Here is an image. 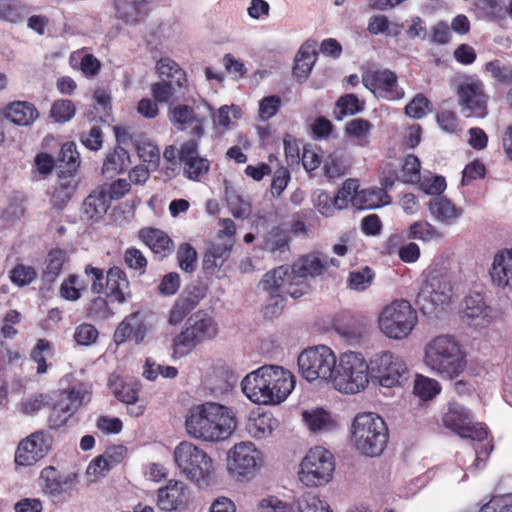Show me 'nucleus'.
I'll list each match as a JSON object with an SVG mask.
<instances>
[{"label": "nucleus", "mask_w": 512, "mask_h": 512, "mask_svg": "<svg viewBox=\"0 0 512 512\" xmlns=\"http://www.w3.org/2000/svg\"><path fill=\"white\" fill-rule=\"evenodd\" d=\"M76 112L74 103L68 99L56 100L51 107L50 116L59 123L69 121Z\"/></svg>", "instance_id": "61"}, {"label": "nucleus", "mask_w": 512, "mask_h": 512, "mask_svg": "<svg viewBox=\"0 0 512 512\" xmlns=\"http://www.w3.org/2000/svg\"><path fill=\"white\" fill-rule=\"evenodd\" d=\"M347 167L348 165L344 156L337 152H333L325 159L323 170L328 178L333 179L344 175Z\"/></svg>", "instance_id": "58"}, {"label": "nucleus", "mask_w": 512, "mask_h": 512, "mask_svg": "<svg viewBox=\"0 0 512 512\" xmlns=\"http://www.w3.org/2000/svg\"><path fill=\"white\" fill-rule=\"evenodd\" d=\"M108 387L116 399L123 403L138 401L140 385L138 382H126L117 374H111L108 380Z\"/></svg>", "instance_id": "35"}, {"label": "nucleus", "mask_w": 512, "mask_h": 512, "mask_svg": "<svg viewBox=\"0 0 512 512\" xmlns=\"http://www.w3.org/2000/svg\"><path fill=\"white\" fill-rule=\"evenodd\" d=\"M452 285L448 276L438 271H430L417 295V304L424 313H430L439 306L450 302Z\"/></svg>", "instance_id": "13"}, {"label": "nucleus", "mask_w": 512, "mask_h": 512, "mask_svg": "<svg viewBox=\"0 0 512 512\" xmlns=\"http://www.w3.org/2000/svg\"><path fill=\"white\" fill-rule=\"evenodd\" d=\"M36 278L37 271L32 266L17 264L10 271L11 282L19 287L31 284Z\"/></svg>", "instance_id": "63"}, {"label": "nucleus", "mask_w": 512, "mask_h": 512, "mask_svg": "<svg viewBox=\"0 0 512 512\" xmlns=\"http://www.w3.org/2000/svg\"><path fill=\"white\" fill-rule=\"evenodd\" d=\"M138 238L149 247L160 260L170 256L174 251L173 240L161 229L152 227L142 228L138 232Z\"/></svg>", "instance_id": "27"}, {"label": "nucleus", "mask_w": 512, "mask_h": 512, "mask_svg": "<svg viewBox=\"0 0 512 512\" xmlns=\"http://www.w3.org/2000/svg\"><path fill=\"white\" fill-rule=\"evenodd\" d=\"M205 297L203 288L193 286L186 289L175 300L168 315V323L172 326L180 324L186 316L194 310L200 301Z\"/></svg>", "instance_id": "24"}, {"label": "nucleus", "mask_w": 512, "mask_h": 512, "mask_svg": "<svg viewBox=\"0 0 512 512\" xmlns=\"http://www.w3.org/2000/svg\"><path fill=\"white\" fill-rule=\"evenodd\" d=\"M5 116L16 125L28 126L39 117V112L31 102L15 101L7 106Z\"/></svg>", "instance_id": "33"}, {"label": "nucleus", "mask_w": 512, "mask_h": 512, "mask_svg": "<svg viewBox=\"0 0 512 512\" xmlns=\"http://www.w3.org/2000/svg\"><path fill=\"white\" fill-rule=\"evenodd\" d=\"M313 203L319 213L325 217L332 216L336 211L342 209L336 195L332 196L324 190H318L314 193Z\"/></svg>", "instance_id": "54"}, {"label": "nucleus", "mask_w": 512, "mask_h": 512, "mask_svg": "<svg viewBox=\"0 0 512 512\" xmlns=\"http://www.w3.org/2000/svg\"><path fill=\"white\" fill-rule=\"evenodd\" d=\"M337 358L325 345L309 347L298 356L299 372L309 382L317 379L331 380L336 369Z\"/></svg>", "instance_id": "10"}, {"label": "nucleus", "mask_w": 512, "mask_h": 512, "mask_svg": "<svg viewBox=\"0 0 512 512\" xmlns=\"http://www.w3.org/2000/svg\"><path fill=\"white\" fill-rule=\"evenodd\" d=\"M327 270V256L309 253L299 257L291 266H279L267 272L261 285L270 294L273 303L264 307L265 317H272L282 311L286 295L297 299L307 294L310 290L308 277L321 276Z\"/></svg>", "instance_id": "1"}, {"label": "nucleus", "mask_w": 512, "mask_h": 512, "mask_svg": "<svg viewBox=\"0 0 512 512\" xmlns=\"http://www.w3.org/2000/svg\"><path fill=\"white\" fill-rule=\"evenodd\" d=\"M296 384L289 370L275 365H264L247 374L242 380L243 393L254 403L277 405L291 394Z\"/></svg>", "instance_id": "2"}, {"label": "nucleus", "mask_w": 512, "mask_h": 512, "mask_svg": "<svg viewBox=\"0 0 512 512\" xmlns=\"http://www.w3.org/2000/svg\"><path fill=\"white\" fill-rule=\"evenodd\" d=\"M374 277V271L370 267L365 266L361 270L349 273L348 286L356 291H364L372 284Z\"/></svg>", "instance_id": "60"}, {"label": "nucleus", "mask_w": 512, "mask_h": 512, "mask_svg": "<svg viewBox=\"0 0 512 512\" xmlns=\"http://www.w3.org/2000/svg\"><path fill=\"white\" fill-rule=\"evenodd\" d=\"M48 417V425L52 429H58L64 426L67 420L74 414L72 408H69L67 401L59 399L57 402L52 400V405Z\"/></svg>", "instance_id": "53"}, {"label": "nucleus", "mask_w": 512, "mask_h": 512, "mask_svg": "<svg viewBox=\"0 0 512 512\" xmlns=\"http://www.w3.org/2000/svg\"><path fill=\"white\" fill-rule=\"evenodd\" d=\"M420 160L414 154H408L403 161L400 181L406 184H415L420 181Z\"/></svg>", "instance_id": "56"}, {"label": "nucleus", "mask_w": 512, "mask_h": 512, "mask_svg": "<svg viewBox=\"0 0 512 512\" xmlns=\"http://www.w3.org/2000/svg\"><path fill=\"white\" fill-rule=\"evenodd\" d=\"M236 424V418L229 408L212 402L197 406L186 419L189 435L207 442L229 438Z\"/></svg>", "instance_id": "3"}, {"label": "nucleus", "mask_w": 512, "mask_h": 512, "mask_svg": "<svg viewBox=\"0 0 512 512\" xmlns=\"http://www.w3.org/2000/svg\"><path fill=\"white\" fill-rule=\"evenodd\" d=\"M76 186L71 181H65L57 185L51 194V205L57 209H63L75 193Z\"/></svg>", "instance_id": "59"}, {"label": "nucleus", "mask_w": 512, "mask_h": 512, "mask_svg": "<svg viewBox=\"0 0 512 512\" xmlns=\"http://www.w3.org/2000/svg\"><path fill=\"white\" fill-rule=\"evenodd\" d=\"M302 417L308 429L313 433L329 432L337 426L331 414L323 408L304 411Z\"/></svg>", "instance_id": "37"}, {"label": "nucleus", "mask_w": 512, "mask_h": 512, "mask_svg": "<svg viewBox=\"0 0 512 512\" xmlns=\"http://www.w3.org/2000/svg\"><path fill=\"white\" fill-rule=\"evenodd\" d=\"M156 67L159 75L167 78L166 81H172L179 88L186 85V73L174 60L162 58L157 62Z\"/></svg>", "instance_id": "46"}, {"label": "nucleus", "mask_w": 512, "mask_h": 512, "mask_svg": "<svg viewBox=\"0 0 512 512\" xmlns=\"http://www.w3.org/2000/svg\"><path fill=\"white\" fill-rule=\"evenodd\" d=\"M189 487L182 481L171 479L157 491L156 504L165 512L184 511L190 503Z\"/></svg>", "instance_id": "18"}, {"label": "nucleus", "mask_w": 512, "mask_h": 512, "mask_svg": "<svg viewBox=\"0 0 512 512\" xmlns=\"http://www.w3.org/2000/svg\"><path fill=\"white\" fill-rule=\"evenodd\" d=\"M127 453V448L123 445H113L108 447L106 451L97 456L90 464V467H94L95 472H102L104 470H109L115 465L121 463L125 458Z\"/></svg>", "instance_id": "43"}, {"label": "nucleus", "mask_w": 512, "mask_h": 512, "mask_svg": "<svg viewBox=\"0 0 512 512\" xmlns=\"http://www.w3.org/2000/svg\"><path fill=\"white\" fill-rule=\"evenodd\" d=\"M234 242L230 240H213L207 246L202 260V268L206 275L220 277L219 273L230 259Z\"/></svg>", "instance_id": "21"}, {"label": "nucleus", "mask_w": 512, "mask_h": 512, "mask_svg": "<svg viewBox=\"0 0 512 512\" xmlns=\"http://www.w3.org/2000/svg\"><path fill=\"white\" fill-rule=\"evenodd\" d=\"M388 437L386 423L379 415L367 412L354 418L352 440L361 454L379 456L386 447Z\"/></svg>", "instance_id": "5"}, {"label": "nucleus", "mask_w": 512, "mask_h": 512, "mask_svg": "<svg viewBox=\"0 0 512 512\" xmlns=\"http://www.w3.org/2000/svg\"><path fill=\"white\" fill-rule=\"evenodd\" d=\"M91 395L90 387L81 383L60 391L58 399L67 401V405L69 408H72V412L75 413L82 405L91 400Z\"/></svg>", "instance_id": "44"}, {"label": "nucleus", "mask_w": 512, "mask_h": 512, "mask_svg": "<svg viewBox=\"0 0 512 512\" xmlns=\"http://www.w3.org/2000/svg\"><path fill=\"white\" fill-rule=\"evenodd\" d=\"M335 470L334 457L327 449L311 448L300 463L299 479L307 487L327 484Z\"/></svg>", "instance_id": "12"}, {"label": "nucleus", "mask_w": 512, "mask_h": 512, "mask_svg": "<svg viewBox=\"0 0 512 512\" xmlns=\"http://www.w3.org/2000/svg\"><path fill=\"white\" fill-rule=\"evenodd\" d=\"M335 106L334 117L340 121L346 116H354L362 112L365 108V102L360 100L355 94L348 93L340 96Z\"/></svg>", "instance_id": "45"}, {"label": "nucleus", "mask_w": 512, "mask_h": 512, "mask_svg": "<svg viewBox=\"0 0 512 512\" xmlns=\"http://www.w3.org/2000/svg\"><path fill=\"white\" fill-rule=\"evenodd\" d=\"M408 238L430 242L442 238V234L429 222L416 221L408 228Z\"/></svg>", "instance_id": "51"}, {"label": "nucleus", "mask_w": 512, "mask_h": 512, "mask_svg": "<svg viewBox=\"0 0 512 512\" xmlns=\"http://www.w3.org/2000/svg\"><path fill=\"white\" fill-rule=\"evenodd\" d=\"M199 140L190 139L181 144L178 159L183 175L192 181H200L210 170V161L199 156Z\"/></svg>", "instance_id": "17"}, {"label": "nucleus", "mask_w": 512, "mask_h": 512, "mask_svg": "<svg viewBox=\"0 0 512 512\" xmlns=\"http://www.w3.org/2000/svg\"><path fill=\"white\" fill-rule=\"evenodd\" d=\"M82 52L83 49L74 51L70 56V64L74 67L73 63L79 59V68L83 75L88 78L95 77L101 70V62L93 54L81 56Z\"/></svg>", "instance_id": "50"}, {"label": "nucleus", "mask_w": 512, "mask_h": 512, "mask_svg": "<svg viewBox=\"0 0 512 512\" xmlns=\"http://www.w3.org/2000/svg\"><path fill=\"white\" fill-rule=\"evenodd\" d=\"M441 390L437 380L422 375H417L414 383V394L422 400L434 398Z\"/></svg>", "instance_id": "55"}, {"label": "nucleus", "mask_w": 512, "mask_h": 512, "mask_svg": "<svg viewBox=\"0 0 512 512\" xmlns=\"http://www.w3.org/2000/svg\"><path fill=\"white\" fill-rule=\"evenodd\" d=\"M424 362L437 375L449 380L457 378L466 367L459 343L448 335L435 337L426 345Z\"/></svg>", "instance_id": "4"}, {"label": "nucleus", "mask_w": 512, "mask_h": 512, "mask_svg": "<svg viewBox=\"0 0 512 512\" xmlns=\"http://www.w3.org/2000/svg\"><path fill=\"white\" fill-rule=\"evenodd\" d=\"M485 71L489 72L491 76L499 83L505 85L512 84V66L502 65L500 60L495 59L485 64Z\"/></svg>", "instance_id": "62"}, {"label": "nucleus", "mask_w": 512, "mask_h": 512, "mask_svg": "<svg viewBox=\"0 0 512 512\" xmlns=\"http://www.w3.org/2000/svg\"><path fill=\"white\" fill-rule=\"evenodd\" d=\"M364 85L375 95L387 100H400L404 90L398 85L397 75L388 69L377 70L363 77Z\"/></svg>", "instance_id": "19"}, {"label": "nucleus", "mask_w": 512, "mask_h": 512, "mask_svg": "<svg viewBox=\"0 0 512 512\" xmlns=\"http://www.w3.org/2000/svg\"><path fill=\"white\" fill-rule=\"evenodd\" d=\"M219 328L215 319L206 311L199 310L192 314L185 328L173 339V357L188 355L198 344L215 338Z\"/></svg>", "instance_id": "7"}, {"label": "nucleus", "mask_w": 512, "mask_h": 512, "mask_svg": "<svg viewBox=\"0 0 512 512\" xmlns=\"http://www.w3.org/2000/svg\"><path fill=\"white\" fill-rule=\"evenodd\" d=\"M316 56L317 51L315 41H306L302 44L296 54L295 64L293 66V75L299 81H303L308 78L316 61Z\"/></svg>", "instance_id": "32"}, {"label": "nucleus", "mask_w": 512, "mask_h": 512, "mask_svg": "<svg viewBox=\"0 0 512 512\" xmlns=\"http://www.w3.org/2000/svg\"><path fill=\"white\" fill-rule=\"evenodd\" d=\"M66 260L67 255L63 249L55 248L50 250L46 256L42 271L43 282L47 284L54 283L59 277Z\"/></svg>", "instance_id": "38"}, {"label": "nucleus", "mask_w": 512, "mask_h": 512, "mask_svg": "<svg viewBox=\"0 0 512 512\" xmlns=\"http://www.w3.org/2000/svg\"><path fill=\"white\" fill-rule=\"evenodd\" d=\"M373 124L364 118H354L348 121L344 126V134L347 138L356 140L361 147L370 144L371 131Z\"/></svg>", "instance_id": "40"}, {"label": "nucleus", "mask_w": 512, "mask_h": 512, "mask_svg": "<svg viewBox=\"0 0 512 512\" xmlns=\"http://www.w3.org/2000/svg\"><path fill=\"white\" fill-rule=\"evenodd\" d=\"M109 207L110 201L105 189H100L98 186L84 199L81 216L87 221H98L106 214Z\"/></svg>", "instance_id": "29"}, {"label": "nucleus", "mask_w": 512, "mask_h": 512, "mask_svg": "<svg viewBox=\"0 0 512 512\" xmlns=\"http://www.w3.org/2000/svg\"><path fill=\"white\" fill-rule=\"evenodd\" d=\"M123 262L127 268L136 271L139 275L146 272L148 260L143 252L135 247H129L124 251Z\"/></svg>", "instance_id": "57"}, {"label": "nucleus", "mask_w": 512, "mask_h": 512, "mask_svg": "<svg viewBox=\"0 0 512 512\" xmlns=\"http://www.w3.org/2000/svg\"><path fill=\"white\" fill-rule=\"evenodd\" d=\"M53 437L44 430L31 433L22 439L15 451L14 461L18 466H32L50 451Z\"/></svg>", "instance_id": "16"}, {"label": "nucleus", "mask_w": 512, "mask_h": 512, "mask_svg": "<svg viewBox=\"0 0 512 512\" xmlns=\"http://www.w3.org/2000/svg\"><path fill=\"white\" fill-rule=\"evenodd\" d=\"M417 314L409 301L401 299L387 305L379 317V327L389 338H406L417 324Z\"/></svg>", "instance_id": "9"}, {"label": "nucleus", "mask_w": 512, "mask_h": 512, "mask_svg": "<svg viewBox=\"0 0 512 512\" xmlns=\"http://www.w3.org/2000/svg\"><path fill=\"white\" fill-rule=\"evenodd\" d=\"M147 333V326L140 312H134L126 316L116 327L113 340L117 345L123 344L130 337L135 343H141Z\"/></svg>", "instance_id": "26"}, {"label": "nucleus", "mask_w": 512, "mask_h": 512, "mask_svg": "<svg viewBox=\"0 0 512 512\" xmlns=\"http://www.w3.org/2000/svg\"><path fill=\"white\" fill-rule=\"evenodd\" d=\"M88 284L77 274H70L60 285V296L67 301H77L87 290Z\"/></svg>", "instance_id": "47"}, {"label": "nucleus", "mask_w": 512, "mask_h": 512, "mask_svg": "<svg viewBox=\"0 0 512 512\" xmlns=\"http://www.w3.org/2000/svg\"><path fill=\"white\" fill-rule=\"evenodd\" d=\"M391 198L383 187L360 190L353 198V206L358 209H374L388 205Z\"/></svg>", "instance_id": "34"}, {"label": "nucleus", "mask_w": 512, "mask_h": 512, "mask_svg": "<svg viewBox=\"0 0 512 512\" xmlns=\"http://www.w3.org/2000/svg\"><path fill=\"white\" fill-rule=\"evenodd\" d=\"M370 364L360 352L347 351L340 355L332 377L336 390L345 394H356L369 384Z\"/></svg>", "instance_id": "6"}, {"label": "nucleus", "mask_w": 512, "mask_h": 512, "mask_svg": "<svg viewBox=\"0 0 512 512\" xmlns=\"http://www.w3.org/2000/svg\"><path fill=\"white\" fill-rule=\"evenodd\" d=\"M299 512H332L327 502L313 493H306L299 501Z\"/></svg>", "instance_id": "64"}, {"label": "nucleus", "mask_w": 512, "mask_h": 512, "mask_svg": "<svg viewBox=\"0 0 512 512\" xmlns=\"http://www.w3.org/2000/svg\"><path fill=\"white\" fill-rule=\"evenodd\" d=\"M290 232L284 225L273 226L262 236L260 249L275 260H285L290 254Z\"/></svg>", "instance_id": "22"}, {"label": "nucleus", "mask_w": 512, "mask_h": 512, "mask_svg": "<svg viewBox=\"0 0 512 512\" xmlns=\"http://www.w3.org/2000/svg\"><path fill=\"white\" fill-rule=\"evenodd\" d=\"M276 420L271 413H262L250 419L247 424L249 434L257 439L265 438L272 434Z\"/></svg>", "instance_id": "49"}, {"label": "nucleus", "mask_w": 512, "mask_h": 512, "mask_svg": "<svg viewBox=\"0 0 512 512\" xmlns=\"http://www.w3.org/2000/svg\"><path fill=\"white\" fill-rule=\"evenodd\" d=\"M30 9L17 0H0V19L11 22H22Z\"/></svg>", "instance_id": "48"}, {"label": "nucleus", "mask_w": 512, "mask_h": 512, "mask_svg": "<svg viewBox=\"0 0 512 512\" xmlns=\"http://www.w3.org/2000/svg\"><path fill=\"white\" fill-rule=\"evenodd\" d=\"M130 163V155L127 150L122 146H116L107 153L102 165V174L106 178H112L125 171Z\"/></svg>", "instance_id": "36"}, {"label": "nucleus", "mask_w": 512, "mask_h": 512, "mask_svg": "<svg viewBox=\"0 0 512 512\" xmlns=\"http://www.w3.org/2000/svg\"><path fill=\"white\" fill-rule=\"evenodd\" d=\"M489 307L486 305L484 296L481 293L469 294L464 299V315L471 320H480L473 325H483L489 322Z\"/></svg>", "instance_id": "39"}, {"label": "nucleus", "mask_w": 512, "mask_h": 512, "mask_svg": "<svg viewBox=\"0 0 512 512\" xmlns=\"http://www.w3.org/2000/svg\"><path fill=\"white\" fill-rule=\"evenodd\" d=\"M443 425L461 436L482 443L488 438V429L481 423H472L470 410L453 404L442 417Z\"/></svg>", "instance_id": "14"}, {"label": "nucleus", "mask_w": 512, "mask_h": 512, "mask_svg": "<svg viewBox=\"0 0 512 512\" xmlns=\"http://www.w3.org/2000/svg\"><path fill=\"white\" fill-rule=\"evenodd\" d=\"M60 173L64 176L74 175L81 163L80 154L74 142H66L62 145L59 156Z\"/></svg>", "instance_id": "41"}, {"label": "nucleus", "mask_w": 512, "mask_h": 512, "mask_svg": "<svg viewBox=\"0 0 512 512\" xmlns=\"http://www.w3.org/2000/svg\"><path fill=\"white\" fill-rule=\"evenodd\" d=\"M429 211L438 221L448 223L457 219L462 210L444 197H434L429 202Z\"/></svg>", "instance_id": "42"}, {"label": "nucleus", "mask_w": 512, "mask_h": 512, "mask_svg": "<svg viewBox=\"0 0 512 512\" xmlns=\"http://www.w3.org/2000/svg\"><path fill=\"white\" fill-rule=\"evenodd\" d=\"M172 120L174 123L180 125L181 130L191 127V134L200 140L204 135L205 118L198 117L193 107L186 104H179L175 106L172 111Z\"/></svg>", "instance_id": "30"}, {"label": "nucleus", "mask_w": 512, "mask_h": 512, "mask_svg": "<svg viewBox=\"0 0 512 512\" xmlns=\"http://www.w3.org/2000/svg\"><path fill=\"white\" fill-rule=\"evenodd\" d=\"M197 251L189 243H182L178 246L176 259L179 268L186 273H193L197 268Z\"/></svg>", "instance_id": "52"}, {"label": "nucleus", "mask_w": 512, "mask_h": 512, "mask_svg": "<svg viewBox=\"0 0 512 512\" xmlns=\"http://www.w3.org/2000/svg\"><path fill=\"white\" fill-rule=\"evenodd\" d=\"M261 462V453L251 442L236 444L228 454L229 469L245 476L256 470Z\"/></svg>", "instance_id": "20"}, {"label": "nucleus", "mask_w": 512, "mask_h": 512, "mask_svg": "<svg viewBox=\"0 0 512 512\" xmlns=\"http://www.w3.org/2000/svg\"><path fill=\"white\" fill-rule=\"evenodd\" d=\"M106 297L118 304L126 303L132 297L126 272L119 266H112L106 272Z\"/></svg>", "instance_id": "23"}, {"label": "nucleus", "mask_w": 512, "mask_h": 512, "mask_svg": "<svg viewBox=\"0 0 512 512\" xmlns=\"http://www.w3.org/2000/svg\"><path fill=\"white\" fill-rule=\"evenodd\" d=\"M115 17L126 25L144 22L150 13L148 0H112Z\"/></svg>", "instance_id": "25"}, {"label": "nucleus", "mask_w": 512, "mask_h": 512, "mask_svg": "<svg viewBox=\"0 0 512 512\" xmlns=\"http://www.w3.org/2000/svg\"><path fill=\"white\" fill-rule=\"evenodd\" d=\"M370 377L382 387H401L409 379V369L400 356L383 351L370 360Z\"/></svg>", "instance_id": "11"}, {"label": "nucleus", "mask_w": 512, "mask_h": 512, "mask_svg": "<svg viewBox=\"0 0 512 512\" xmlns=\"http://www.w3.org/2000/svg\"><path fill=\"white\" fill-rule=\"evenodd\" d=\"M39 481L44 494L51 497H59L71 488L69 477H63L60 471L54 466L43 468L40 473Z\"/></svg>", "instance_id": "31"}, {"label": "nucleus", "mask_w": 512, "mask_h": 512, "mask_svg": "<svg viewBox=\"0 0 512 512\" xmlns=\"http://www.w3.org/2000/svg\"><path fill=\"white\" fill-rule=\"evenodd\" d=\"M174 460L181 472L199 487L211 484L214 467L208 454L191 442L182 441L174 450Z\"/></svg>", "instance_id": "8"}, {"label": "nucleus", "mask_w": 512, "mask_h": 512, "mask_svg": "<svg viewBox=\"0 0 512 512\" xmlns=\"http://www.w3.org/2000/svg\"><path fill=\"white\" fill-rule=\"evenodd\" d=\"M490 276L497 287L512 289V249L501 250L494 256Z\"/></svg>", "instance_id": "28"}, {"label": "nucleus", "mask_w": 512, "mask_h": 512, "mask_svg": "<svg viewBox=\"0 0 512 512\" xmlns=\"http://www.w3.org/2000/svg\"><path fill=\"white\" fill-rule=\"evenodd\" d=\"M458 102L462 114L467 118H484L488 114L489 96L482 81L464 82L457 88Z\"/></svg>", "instance_id": "15"}]
</instances>
